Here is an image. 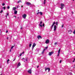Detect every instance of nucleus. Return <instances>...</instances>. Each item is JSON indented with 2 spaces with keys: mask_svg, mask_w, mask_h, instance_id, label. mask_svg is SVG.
Here are the masks:
<instances>
[{
  "mask_svg": "<svg viewBox=\"0 0 75 75\" xmlns=\"http://www.w3.org/2000/svg\"><path fill=\"white\" fill-rule=\"evenodd\" d=\"M61 7H60V8H61V9L62 10V9L64 8V7H65V5L64 4L61 3Z\"/></svg>",
  "mask_w": 75,
  "mask_h": 75,
  "instance_id": "nucleus-1",
  "label": "nucleus"
},
{
  "mask_svg": "<svg viewBox=\"0 0 75 75\" xmlns=\"http://www.w3.org/2000/svg\"><path fill=\"white\" fill-rule=\"evenodd\" d=\"M54 54V52H49V55H50V56H51L52 55V54Z\"/></svg>",
  "mask_w": 75,
  "mask_h": 75,
  "instance_id": "nucleus-3",
  "label": "nucleus"
},
{
  "mask_svg": "<svg viewBox=\"0 0 75 75\" xmlns=\"http://www.w3.org/2000/svg\"><path fill=\"white\" fill-rule=\"evenodd\" d=\"M32 45V44H31V43L29 45V47H31Z\"/></svg>",
  "mask_w": 75,
  "mask_h": 75,
  "instance_id": "nucleus-24",
  "label": "nucleus"
},
{
  "mask_svg": "<svg viewBox=\"0 0 75 75\" xmlns=\"http://www.w3.org/2000/svg\"><path fill=\"white\" fill-rule=\"evenodd\" d=\"M25 61H27V58H26Z\"/></svg>",
  "mask_w": 75,
  "mask_h": 75,
  "instance_id": "nucleus-37",
  "label": "nucleus"
},
{
  "mask_svg": "<svg viewBox=\"0 0 75 75\" xmlns=\"http://www.w3.org/2000/svg\"><path fill=\"white\" fill-rule=\"evenodd\" d=\"M21 7H23V6H21Z\"/></svg>",
  "mask_w": 75,
  "mask_h": 75,
  "instance_id": "nucleus-53",
  "label": "nucleus"
},
{
  "mask_svg": "<svg viewBox=\"0 0 75 75\" xmlns=\"http://www.w3.org/2000/svg\"><path fill=\"white\" fill-rule=\"evenodd\" d=\"M45 1H46V0H44V4H45Z\"/></svg>",
  "mask_w": 75,
  "mask_h": 75,
  "instance_id": "nucleus-21",
  "label": "nucleus"
},
{
  "mask_svg": "<svg viewBox=\"0 0 75 75\" xmlns=\"http://www.w3.org/2000/svg\"><path fill=\"white\" fill-rule=\"evenodd\" d=\"M3 8H4V10H5V9H6V7L5 6H4L3 7Z\"/></svg>",
  "mask_w": 75,
  "mask_h": 75,
  "instance_id": "nucleus-31",
  "label": "nucleus"
},
{
  "mask_svg": "<svg viewBox=\"0 0 75 75\" xmlns=\"http://www.w3.org/2000/svg\"><path fill=\"white\" fill-rule=\"evenodd\" d=\"M74 0H73V1H74Z\"/></svg>",
  "mask_w": 75,
  "mask_h": 75,
  "instance_id": "nucleus-60",
  "label": "nucleus"
},
{
  "mask_svg": "<svg viewBox=\"0 0 75 75\" xmlns=\"http://www.w3.org/2000/svg\"><path fill=\"white\" fill-rule=\"evenodd\" d=\"M62 28H63L64 27V24H62Z\"/></svg>",
  "mask_w": 75,
  "mask_h": 75,
  "instance_id": "nucleus-30",
  "label": "nucleus"
},
{
  "mask_svg": "<svg viewBox=\"0 0 75 75\" xmlns=\"http://www.w3.org/2000/svg\"><path fill=\"white\" fill-rule=\"evenodd\" d=\"M59 53H58V55H57V56L58 57V56H59Z\"/></svg>",
  "mask_w": 75,
  "mask_h": 75,
  "instance_id": "nucleus-40",
  "label": "nucleus"
},
{
  "mask_svg": "<svg viewBox=\"0 0 75 75\" xmlns=\"http://www.w3.org/2000/svg\"><path fill=\"white\" fill-rule=\"evenodd\" d=\"M72 14H74V12H72Z\"/></svg>",
  "mask_w": 75,
  "mask_h": 75,
  "instance_id": "nucleus-54",
  "label": "nucleus"
},
{
  "mask_svg": "<svg viewBox=\"0 0 75 75\" xmlns=\"http://www.w3.org/2000/svg\"><path fill=\"white\" fill-rule=\"evenodd\" d=\"M14 17H15V18H16V16H14Z\"/></svg>",
  "mask_w": 75,
  "mask_h": 75,
  "instance_id": "nucleus-46",
  "label": "nucleus"
},
{
  "mask_svg": "<svg viewBox=\"0 0 75 75\" xmlns=\"http://www.w3.org/2000/svg\"><path fill=\"white\" fill-rule=\"evenodd\" d=\"M21 30H22V29H23V28H22V27L21 28Z\"/></svg>",
  "mask_w": 75,
  "mask_h": 75,
  "instance_id": "nucleus-43",
  "label": "nucleus"
},
{
  "mask_svg": "<svg viewBox=\"0 0 75 75\" xmlns=\"http://www.w3.org/2000/svg\"><path fill=\"white\" fill-rule=\"evenodd\" d=\"M74 66H75V67H74V68H75V64L74 65Z\"/></svg>",
  "mask_w": 75,
  "mask_h": 75,
  "instance_id": "nucleus-58",
  "label": "nucleus"
},
{
  "mask_svg": "<svg viewBox=\"0 0 75 75\" xmlns=\"http://www.w3.org/2000/svg\"><path fill=\"white\" fill-rule=\"evenodd\" d=\"M47 70H48V72H49V71H50V68H45V71H47Z\"/></svg>",
  "mask_w": 75,
  "mask_h": 75,
  "instance_id": "nucleus-4",
  "label": "nucleus"
},
{
  "mask_svg": "<svg viewBox=\"0 0 75 75\" xmlns=\"http://www.w3.org/2000/svg\"><path fill=\"white\" fill-rule=\"evenodd\" d=\"M74 60L75 61V59H74Z\"/></svg>",
  "mask_w": 75,
  "mask_h": 75,
  "instance_id": "nucleus-57",
  "label": "nucleus"
},
{
  "mask_svg": "<svg viewBox=\"0 0 75 75\" xmlns=\"http://www.w3.org/2000/svg\"><path fill=\"white\" fill-rule=\"evenodd\" d=\"M21 55H22V53H21L20 55H19V56H21Z\"/></svg>",
  "mask_w": 75,
  "mask_h": 75,
  "instance_id": "nucleus-36",
  "label": "nucleus"
},
{
  "mask_svg": "<svg viewBox=\"0 0 75 75\" xmlns=\"http://www.w3.org/2000/svg\"><path fill=\"white\" fill-rule=\"evenodd\" d=\"M55 24L56 25H58V22H56Z\"/></svg>",
  "mask_w": 75,
  "mask_h": 75,
  "instance_id": "nucleus-15",
  "label": "nucleus"
},
{
  "mask_svg": "<svg viewBox=\"0 0 75 75\" xmlns=\"http://www.w3.org/2000/svg\"><path fill=\"white\" fill-rule=\"evenodd\" d=\"M27 6H30V5H31V4L29 2H27L26 3V4Z\"/></svg>",
  "mask_w": 75,
  "mask_h": 75,
  "instance_id": "nucleus-7",
  "label": "nucleus"
},
{
  "mask_svg": "<svg viewBox=\"0 0 75 75\" xmlns=\"http://www.w3.org/2000/svg\"><path fill=\"white\" fill-rule=\"evenodd\" d=\"M8 61H10V59H8L7 61V63L8 64Z\"/></svg>",
  "mask_w": 75,
  "mask_h": 75,
  "instance_id": "nucleus-23",
  "label": "nucleus"
},
{
  "mask_svg": "<svg viewBox=\"0 0 75 75\" xmlns=\"http://www.w3.org/2000/svg\"><path fill=\"white\" fill-rule=\"evenodd\" d=\"M28 72L29 74H31V69H30L28 71Z\"/></svg>",
  "mask_w": 75,
  "mask_h": 75,
  "instance_id": "nucleus-6",
  "label": "nucleus"
},
{
  "mask_svg": "<svg viewBox=\"0 0 75 75\" xmlns=\"http://www.w3.org/2000/svg\"><path fill=\"white\" fill-rule=\"evenodd\" d=\"M7 8H8V9H9L10 8V6H8L7 7Z\"/></svg>",
  "mask_w": 75,
  "mask_h": 75,
  "instance_id": "nucleus-29",
  "label": "nucleus"
},
{
  "mask_svg": "<svg viewBox=\"0 0 75 75\" xmlns=\"http://www.w3.org/2000/svg\"><path fill=\"white\" fill-rule=\"evenodd\" d=\"M56 28H57V26H56V25H55L54 27V31H55V30H56Z\"/></svg>",
  "mask_w": 75,
  "mask_h": 75,
  "instance_id": "nucleus-12",
  "label": "nucleus"
},
{
  "mask_svg": "<svg viewBox=\"0 0 75 75\" xmlns=\"http://www.w3.org/2000/svg\"><path fill=\"white\" fill-rule=\"evenodd\" d=\"M17 11L16 10H15L14 13L15 14H17Z\"/></svg>",
  "mask_w": 75,
  "mask_h": 75,
  "instance_id": "nucleus-13",
  "label": "nucleus"
},
{
  "mask_svg": "<svg viewBox=\"0 0 75 75\" xmlns=\"http://www.w3.org/2000/svg\"><path fill=\"white\" fill-rule=\"evenodd\" d=\"M45 50H46V49H44V50H43V51H45Z\"/></svg>",
  "mask_w": 75,
  "mask_h": 75,
  "instance_id": "nucleus-41",
  "label": "nucleus"
},
{
  "mask_svg": "<svg viewBox=\"0 0 75 75\" xmlns=\"http://www.w3.org/2000/svg\"><path fill=\"white\" fill-rule=\"evenodd\" d=\"M5 4L3 3L2 5V6H5Z\"/></svg>",
  "mask_w": 75,
  "mask_h": 75,
  "instance_id": "nucleus-28",
  "label": "nucleus"
},
{
  "mask_svg": "<svg viewBox=\"0 0 75 75\" xmlns=\"http://www.w3.org/2000/svg\"><path fill=\"white\" fill-rule=\"evenodd\" d=\"M21 65V64L20 63V62H19L18 64V65L17 66V68H18L19 67H20Z\"/></svg>",
  "mask_w": 75,
  "mask_h": 75,
  "instance_id": "nucleus-9",
  "label": "nucleus"
},
{
  "mask_svg": "<svg viewBox=\"0 0 75 75\" xmlns=\"http://www.w3.org/2000/svg\"><path fill=\"white\" fill-rule=\"evenodd\" d=\"M3 10H1V12H0V13H2V12H3Z\"/></svg>",
  "mask_w": 75,
  "mask_h": 75,
  "instance_id": "nucleus-33",
  "label": "nucleus"
},
{
  "mask_svg": "<svg viewBox=\"0 0 75 75\" xmlns=\"http://www.w3.org/2000/svg\"><path fill=\"white\" fill-rule=\"evenodd\" d=\"M19 18L18 17V18Z\"/></svg>",
  "mask_w": 75,
  "mask_h": 75,
  "instance_id": "nucleus-59",
  "label": "nucleus"
},
{
  "mask_svg": "<svg viewBox=\"0 0 75 75\" xmlns=\"http://www.w3.org/2000/svg\"><path fill=\"white\" fill-rule=\"evenodd\" d=\"M6 17H7V15L6 16Z\"/></svg>",
  "mask_w": 75,
  "mask_h": 75,
  "instance_id": "nucleus-55",
  "label": "nucleus"
},
{
  "mask_svg": "<svg viewBox=\"0 0 75 75\" xmlns=\"http://www.w3.org/2000/svg\"><path fill=\"white\" fill-rule=\"evenodd\" d=\"M49 42H50V40L48 39H47L45 41L46 44H48Z\"/></svg>",
  "mask_w": 75,
  "mask_h": 75,
  "instance_id": "nucleus-5",
  "label": "nucleus"
},
{
  "mask_svg": "<svg viewBox=\"0 0 75 75\" xmlns=\"http://www.w3.org/2000/svg\"><path fill=\"white\" fill-rule=\"evenodd\" d=\"M26 17H27V15L26 14H25L23 16V18H24L25 19Z\"/></svg>",
  "mask_w": 75,
  "mask_h": 75,
  "instance_id": "nucleus-2",
  "label": "nucleus"
},
{
  "mask_svg": "<svg viewBox=\"0 0 75 75\" xmlns=\"http://www.w3.org/2000/svg\"><path fill=\"white\" fill-rule=\"evenodd\" d=\"M52 24L53 25H55V22L54 21Z\"/></svg>",
  "mask_w": 75,
  "mask_h": 75,
  "instance_id": "nucleus-25",
  "label": "nucleus"
},
{
  "mask_svg": "<svg viewBox=\"0 0 75 75\" xmlns=\"http://www.w3.org/2000/svg\"><path fill=\"white\" fill-rule=\"evenodd\" d=\"M54 25L52 24V27H51V29H52V28H53V27H54Z\"/></svg>",
  "mask_w": 75,
  "mask_h": 75,
  "instance_id": "nucleus-19",
  "label": "nucleus"
},
{
  "mask_svg": "<svg viewBox=\"0 0 75 75\" xmlns=\"http://www.w3.org/2000/svg\"><path fill=\"white\" fill-rule=\"evenodd\" d=\"M40 12H38L37 13H36V14L37 15H38L39 14H40Z\"/></svg>",
  "mask_w": 75,
  "mask_h": 75,
  "instance_id": "nucleus-22",
  "label": "nucleus"
},
{
  "mask_svg": "<svg viewBox=\"0 0 75 75\" xmlns=\"http://www.w3.org/2000/svg\"><path fill=\"white\" fill-rule=\"evenodd\" d=\"M54 44L55 45H56L57 44V42H55L54 43Z\"/></svg>",
  "mask_w": 75,
  "mask_h": 75,
  "instance_id": "nucleus-20",
  "label": "nucleus"
},
{
  "mask_svg": "<svg viewBox=\"0 0 75 75\" xmlns=\"http://www.w3.org/2000/svg\"><path fill=\"white\" fill-rule=\"evenodd\" d=\"M16 9V7H14L13 8V10H15Z\"/></svg>",
  "mask_w": 75,
  "mask_h": 75,
  "instance_id": "nucleus-16",
  "label": "nucleus"
},
{
  "mask_svg": "<svg viewBox=\"0 0 75 75\" xmlns=\"http://www.w3.org/2000/svg\"><path fill=\"white\" fill-rule=\"evenodd\" d=\"M40 14L41 16H42V12H40Z\"/></svg>",
  "mask_w": 75,
  "mask_h": 75,
  "instance_id": "nucleus-18",
  "label": "nucleus"
},
{
  "mask_svg": "<svg viewBox=\"0 0 75 75\" xmlns=\"http://www.w3.org/2000/svg\"><path fill=\"white\" fill-rule=\"evenodd\" d=\"M42 23V21L40 22V24H39V25L40 27H42V25H41Z\"/></svg>",
  "mask_w": 75,
  "mask_h": 75,
  "instance_id": "nucleus-11",
  "label": "nucleus"
},
{
  "mask_svg": "<svg viewBox=\"0 0 75 75\" xmlns=\"http://www.w3.org/2000/svg\"><path fill=\"white\" fill-rule=\"evenodd\" d=\"M19 1V2H20V3H21V0H20Z\"/></svg>",
  "mask_w": 75,
  "mask_h": 75,
  "instance_id": "nucleus-42",
  "label": "nucleus"
},
{
  "mask_svg": "<svg viewBox=\"0 0 75 75\" xmlns=\"http://www.w3.org/2000/svg\"><path fill=\"white\" fill-rule=\"evenodd\" d=\"M44 51L43 50V51H42V54H44Z\"/></svg>",
  "mask_w": 75,
  "mask_h": 75,
  "instance_id": "nucleus-32",
  "label": "nucleus"
},
{
  "mask_svg": "<svg viewBox=\"0 0 75 75\" xmlns=\"http://www.w3.org/2000/svg\"><path fill=\"white\" fill-rule=\"evenodd\" d=\"M37 38L38 40H40V38L41 39V38H42V37L40 35H38V36Z\"/></svg>",
  "mask_w": 75,
  "mask_h": 75,
  "instance_id": "nucleus-10",
  "label": "nucleus"
},
{
  "mask_svg": "<svg viewBox=\"0 0 75 75\" xmlns=\"http://www.w3.org/2000/svg\"><path fill=\"white\" fill-rule=\"evenodd\" d=\"M73 62H75V60H74L73 61Z\"/></svg>",
  "mask_w": 75,
  "mask_h": 75,
  "instance_id": "nucleus-48",
  "label": "nucleus"
},
{
  "mask_svg": "<svg viewBox=\"0 0 75 75\" xmlns=\"http://www.w3.org/2000/svg\"><path fill=\"white\" fill-rule=\"evenodd\" d=\"M69 34H71V33H72V30H69Z\"/></svg>",
  "mask_w": 75,
  "mask_h": 75,
  "instance_id": "nucleus-17",
  "label": "nucleus"
},
{
  "mask_svg": "<svg viewBox=\"0 0 75 75\" xmlns=\"http://www.w3.org/2000/svg\"><path fill=\"white\" fill-rule=\"evenodd\" d=\"M16 60V58H13V61H15Z\"/></svg>",
  "mask_w": 75,
  "mask_h": 75,
  "instance_id": "nucleus-26",
  "label": "nucleus"
},
{
  "mask_svg": "<svg viewBox=\"0 0 75 75\" xmlns=\"http://www.w3.org/2000/svg\"><path fill=\"white\" fill-rule=\"evenodd\" d=\"M22 59H24V58H22Z\"/></svg>",
  "mask_w": 75,
  "mask_h": 75,
  "instance_id": "nucleus-47",
  "label": "nucleus"
},
{
  "mask_svg": "<svg viewBox=\"0 0 75 75\" xmlns=\"http://www.w3.org/2000/svg\"><path fill=\"white\" fill-rule=\"evenodd\" d=\"M62 62V60H60V63H61V62Z\"/></svg>",
  "mask_w": 75,
  "mask_h": 75,
  "instance_id": "nucleus-38",
  "label": "nucleus"
},
{
  "mask_svg": "<svg viewBox=\"0 0 75 75\" xmlns=\"http://www.w3.org/2000/svg\"><path fill=\"white\" fill-rule=\"evenodd\" d=\"M13 47H14V46H13L11 47V49H13Z\"/></svg>",
  "mask_w": 75,
  "mask_h": 75,
  "instance_id": "nucleus-27",
  "label": "nucleus"
},
{
  "mask_svg": "<svg viewBox=\"0 0 75 75\" xmlns=\"http://www.w3.org/2000/svg\"><path fill=\"white\" fill-rule=\"evenodd\" d=\"M36 45V44L35 43H34L33 44V47H32V48H34V47H35V46Z\"/></svg>",
  "mask_w": 75,
  "mask_h": 75,
  "instance_id": "nucleus-8",
  "label": "nucleus"
},
{
  "mask_svg": "<svg viewBox=\"0 0 75 75\" xmlns=\"http://www.w3.org/2000/svg\"><path fill=\"white\" fill-rule=\"evenodd\" d=\"M45 26V25H44V23H43V27H44Z\"/></svg>",
  "mask_w": 75,
  "mask_h": 75,
  "instance_id": "nucleus-35",
  "label": "nucleus"
},
{
  "mask_svg": "<svg viewBox=\"0 0 75 75\" xmlns=\"http://www.w3.org/2000/svg\"><path fill=\"white\" fill-rule=\"evenodd\" d=\"M48 47H45V48H46V50H47V49H48Z\"/></svg>",
  "mask_w": 75,
  "mask_h": 75,
  "instance_id": "nucleus-34",
  "label": "nucleus"
},
{
  "mask_svg": "<svg viewBox=\"0 0 75 75\" xmlns=\"http://www.w3.org/2000/svg\"><path fill=\"white\" fill-rule=\"evenodd\" d=\"M17 3H20V1H18Z\"/></svg>",
  "mask_w": 75,
  "mask_h": 75,
  "instance_id": "nucleus-45",
  "label": "nucleus"
},
{
  "mask_svg": "<svg viewBox=\"0 0 75 75\" xmlns=\"http://www.w3.org/2000/svg\"><path fill=\"white\" fill-rule=\"evenodd\" d=\"M38 67H39V66H38L37 67V68H38Z\"/></svg>",
  "mask_w": 75,
  "mask_h": 75,
  "instance_id": "nucleus-49",
  "label": "nucleus"
},
{
  "mask_svg": "<svg viewBox=\"0 0 75 75\" xmlns=\"http://www.w3.org/2000/svg\"><path fill=\"white\" fill-rule=\"evenodd\" d=\"M39 11V10H38V12Z\"/></svg>",
  "mask_w": 75,
  "mask_h": 75,
  "instance_id": "nucleus-56",
  "label": "nucleus"
},
{
  "mask_svg": "<svg viewBox=\"0 0 75 75\" xmlns=\"http://www.w3.org/2000/svg\"><path fill=\"white\" fill-rule=\"evenodd\" d=\"M7 40H8V37H7Z\"/></svg>",
  "mask_w": 75,
  "mask_h": 75,
  "instance_id": "nucleus-50",
  "label": "nucleus"
},
{
  "mask_svg": "<svg viewBox=\"0 0 75 75\" xmlns=\"http://www.w3.org/2000/svg\"><path fill=\"white\" fill-rule=\"evenodd\" d=\"M6 33H8V30H7L6 31Z\"/></svg>",
  "mask_w": 75,
  "mask_h": 75,
  "instance_id": "nucleus-44",
  "label": "nucleus"
},
{
  "mask_svg": "<svg viewBox=\"0 0 75 75\" xmlns=\"http://www.w3.org/2000/svg\"><path fill=\"white\" fill-rule=\"evenodd\" d=\"M6 14H7V16H8V15H9L8 13H7Z\"/></svg>",
  "mask_w": 75,
  "mask_h": 75,
  "instance_id": "nucleus-39",
  "label": "nucleus"
},
{
  "mask_svg": "<svg viewBox=\"0 0 75 75\" xmlns=\"http://www.w3.org/2000/svg\"><path fill=\"white\" fill-rule=\"evenodd\" d=\"M24 53V52H22V54H23Z\"/></svg>",
  "mask_w": 75,
  "mask_h": 75,
  "instance_id": "nucleus-52",
  "label": "nucleus"
},
{
  "mask_svg": "<svg viewBox=\"0 0 75 75\" xmlns=\"http://www.w3.org/2000/svg\"><path fill=\"white\" fill-rule=\"evenodd\" d=\"M11 49L10 50V52H11Z\"/></svg>",
  "mask_w": 75,
  "mask_h": 75,
  "instance_id": "nucleus-51",
  "label": "nucleus"
},
{
  "mask_svg": "<svg viewBox=\"0 0 75 75\" xmlns=\"http://www.w3.org/2000/svg\"><path fill=\"white\" fill-rule=\"evenodd\" d=\"M60 51H61V49L60 48L59 49L58 51V53L59 54L60 53Z\"/></svg>",
  "mask_w": 75,
  "mask_h": 75,
  "instance_id": "nucleus-14",
  "label": "nucleus"
}]
</instances>
